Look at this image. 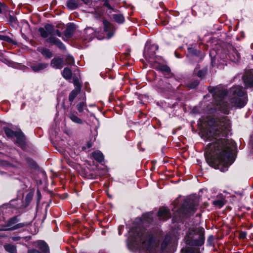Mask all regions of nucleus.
<instances>
[{
  "label": "nucleus",
  "instance_id": "72a5a7b5",
  "mask_svg": "<svg viewBox=\"0 0 253 253\" xmlns=\"http://www.w3.org/2000/svg\"><path fill=\"white\" fill-rule=\"evenodd\" d=\"M184 253H200L198 249H191L186 251Z\"/></svg>",
  "mask_w": 253,
  "mask_h": 253
},
{
  "label": "nucleus",
  "instance_id": "a878e982",
  "mask_svg": "<svg viewBox=\"0 0 253 253\" xmlns=\"http://www.w3.org/2000/svg\"><path fill=\"white\" fill-rule=\"evenodd\" d=\"M113 17L114 20L119 23H122L125 20L124 17L121 14H114Z\"/></svg>",
  "mask_w": 253,
  "mask_h": 253
},
{
  "label": "nucleus",
  "instance_id": "f8f14e48",
  "mask_svg": "<svg viewBox=\"0 0 253 253\" xmlns=\"http://www.w3.org/2000/svg\"><path fill=\"white\" fill-rule=\"evenodd\" d=\"M196 232L199 233L198 235V239H197V238H195V239H193L192 244L194 245L200 246L204 244L205 240V238L204 236V229L198 228L197 229V231Z\"/></svg>",
  "mask_w": 253,
  "mask_h": 253
},
{
  "label": "nucleus",
  "instance_id": "5701e85b",
  "mask_svg": "<svg viewBox=\"0 0 253 253\" xmlns=\"http://www.w3.org/2000/svg\"><path fill=\"white\" fill-rule=\"evenodd\" d=\"M92 156L98 162H101L103 160V154L100 152H94L92 153Z\"/></svg>",
  "mask_w": 253,
  "mask_h": 253
},
{
  "label": "nucleus",
  "instance_id": "ea45409f",
  "mask_svg": "<svg viewBox=\"0 0 253 253\" xmlns=\"http://www.w3.org/2000/svg\"><path fill=\"white\" fill-rule=\"evenodd\" d=\"M240 238H244L246 236V233L245 232H242L240 234Z\"/></svg>",
  "mask_w": 253,
  "mask_h": 253
},
{
  "label": "nucleus",
  "instance_id": "f03ea898",
  "mask_svg": "<svg viewBox=\"0 0 253 253\" xmlns=\"http://www.w3.org/2000/svg\"><path fill=\"white\" fill-rule=\"evenodd\" d=\"M129 234L130 240L138 247L148 250L153 246V236L148 233L132 229Z\"/></svg>",
  "mask_w": 253,
  "mask_h": 253
},
{
  "label": "nucleus",
  "instance_id": "37998d69",
  "mask_svg": "<svg viewBox=\"0 0 253 253\" xmlns=\"http://www.w3.org/2000/svg\"><path fill=\"white\" fill-rule=\"evenodd\" d=\"M3 6V5L0 3V13L2 12V7Z\"/></svg>",
  "mask_w": 253,
  "mask_h": 253
},
{
  "label": "nucleus",
  "instance_id": "9b49d317",
  "mask_svg": "<svg viewBox=\"0 0 253 253\" xmlns=\"http://www.w3.org/2000/svg\"><path fill=\"white\" fill-rule=\"evenodd\" d=\"M158 49V46L156 44H152L149 45L146 44L144 54L146 56H148L149 58H152L156 53V51Z\"/></svg>",
  "mask_w": 253,
  "mask_h": 253
},
{
  "label": "nucleus",
  "instance_id": "423d86ee",
  "mask_svg": "<svg viewBox=\"0 0 253 253\" xmlns=\"http://www.w3.org/2000/svg\"><path fill=\"white\" fill-rule=\"evenodd\" d=\"M18 221L19 219L17 216H14L9 218L6 222L5 225L3 226L4 228L2 229V230H15L22 228L29 225L28 223H18Z\"/></svg>",
  "mask_w": 253,
  "mask_h": 253
},
{
  "label": "nucleus",
  "instance_id": "2eb2a0df",
  "mask_svg": "<svg viewBox=\"0 0 253 253\" xmlns=\"http://www.w3.org/2000/svg\"><path fill=\"white\" fill-rule=\"evenodd\" d=\"M37 244V247L41 250L42 253H49V247L45 242L39 241Z\"/></svg>",
  "mask_w": 253,
  "mask_h": 253
},
{
  "label": "nucleus",
  "instance_id": "4468645a",
  "mask_svg": "<svg viewBox=\"0 0 253 253\" xmlns=\"http://www.w3.org/2000/svg\"><path fill=\"white\" fill-rule=\"evenodd\" d=\"M50 65L55 69H61L63 66V60L60 57H55L52 59Z\"/></svg>",
  "mask_w": 253,
  "mask_h": 253
},
{
  "label": "nucleus",
  "instance_id": "6e6552de",
  "mask_svg": "<svg viewBox=\"0 0 253 253\" xmlns=\"http://www.w3.org/2000/svg\"><path fill=\"white\" fill-rule=\"evenodd\" d=\"M4 131L7 137H15L17 139L16 142L19 145H21L24 143L25 138L23 133L21 131H14L10 128H6L5 129Z\"/></svg>",
  "mask_w": 253,
  "mask_h": 253
},
{
  "label": "nucleus",
  "instance_id": "aec40b11",
  "mask_svg": "<svg viewBox=\"0 0 253 253\" xmlns=\"http://www.w3.org/2000/svg\"><path fill=\"white\" fill-rule=\"evenodd\" d=\"M81 88L80 87L75 88L74 90H73L70 93L69 96V100L70 102L73 101L74 99L77 96V95L80 92Z\"/></svg>",
  "mask_w": 253,
  "mask_h": 253
},
{
  "label": "nucleus",
  "instance_id": "20e7f679",
  "mask_svg": "<svg viewBox=\"0 0 253 253\" xmlns=\"http://www.w3.org/2000/svg\"><path fill=\"white\" fill-rule=\"evenodd\" d=\"M39 31L42 38H48L46 40L47 42L56 45L61 50H65L66 49L65 45L60 40L55 37L52 36L53 26L51 25L47 24L45 25L44 28H40Z\"/></svg>",
  "mask_w": 253,
  "mask_h": 253
},
{
  "label": "nucleus",
  "instance_id": "b1692460",
  "mask_svg": "<svg viewBox=\"0 0 253 253\" xmlns=\"http://www.w3.org/2000/svg\"><path fill=\"white\" fill-rule=\"evenodd\" d=\"M39 51L47 58H50L52 56V52L47 48H42Z\"/></svg>",
  "mask_w": 253,
  "mask_h": 253
},
{
  "label": "nucleus",
  "instance_id": "6ab92c4d",
  "mask_svg": "<svg viewBox=\"0 0 253 253\" xmlns=\"http://www.w3.org/2000/svg\"><path fill=\"white\" fill-rule=\"evenodd\" d=\"M3 247L6 251L9 253H16V247L11 244H5Z\"/></svg>",
  "mask_w": 253,
  "mask_h": 253
},
{
  "label": "nucleus",
  "instance_id": "393cba45",
  "mask_svg": "<svg viewBox=\"0 0 253 253\" xmlns=\"http://www.w3.org/2000/svg\"><path fill=\"white\" fill-rule=\"evenodd\" d=\"M160 69L165 74V75H168V77H170L171 76L170 69L168 66L166 65H161L160 67Z\"/></svg>",
  "mask_w": 253,
  "mask_h": 253
},
{
  "label": "nucleus",
  "instance_id": "58836bf2",
  "mask_svg": "<svg viewBox=\"0 0 253 253\" xmlns=\"http://www.w3.org/2000/svg\"><path fill=\"white\" fill-rule=\"evenodd\" d=\"M12 240L14 241H17L20 239V237H12L11 238Z\"/></svg>",
  "mask_w": 253,
  "mask_h": 253
},
{
  "label": "nucleus",
  "instance_id": "c85d7f7f",
  "mask_svg": "<svg viewBox=\"0 0 253 253\" xmlns=\"http://www.w3.org/2000/svg\"><path fill=\"white\" fill-rule=\"evenodd\" d=\"M66 62L68 65H73L74 64V59L71 55H68L66 58Z\"/></svg>",
  "mask_w": 253,
  "mask_h": 253
},
{
  "label": "nucleus",
  "instance_id": "9d476101",
  "mask_svg": "<svg viewBox=\"0 0 253 253\" xmlns=\"http://www.w3.org/2000/svg\"><path fill=\"white\" fill-rule=\"evenodd\" d=\"M104 36L102 37H99V36H97V39L99 40H102L106 38L107 39H110L114 34V32L112 30V26L110 23H108L106 21H104Z\"/></svg>",
  "mask_w": 253,
  "mask_h": 253
},
{
  "label": "nucleus",
  "instance_id": "f3484780",
  "mask_svg": "<svg viewBox=\"0 0 253 253\" xmlns=\"http://www.w3.org/2000/svg\"><path fill=\"white\" fill-rule=\"evenodd\" d=\"M62 75L65 79L67 80H71L72 76V70L69 68L66 67L62 72Z\"/></svg>",
  "mask_w": 253,
  "mask_h": 253
},
{
  "label": "nucleus",
  "instance_id": "4c0bfd02",
  "mask_svg": "<svg viewBox=\"0 0 253 253\" xmlns=\"http://www.w3.org/2000/svg\"><path fill=\"white\" fill-rule=\"evenodd\" d=\"M32 198V195L31 194H28L26 197V200H31Z\"/></svg>",
  "mask_w": 253,
  "mask_h": 253
},
{
  "label": "nucleus",
  "instance_id": "7ed1b4c3",
  "mask_svg": "<svg viewBox=\"0 0 253 253\" xmlns=\"http://www.w3.org/2000/svg\"><path fill=\"white\" fill-rule=\"evenodd\" d=\"M229 93L233 95L231 100L234 105L242 108L247 103V97L246 92L242 86L238 85L232 87L229 90Z\"/></svg>",
  "mask_w": 253,
  "mask_h": 253
},
{
  "label": "nucleus",
  "instance_id": "4be33fe9",
  "mask_svg": "<svg viewBox=\"0 0 253 253\" xmlns=\"http://www.w3.org/2000/svg\"><path fill=\"white\" fill-rule=\"evenodd\" d=\"M74 27L71 26H68L64 31V35L66 38H70L73 34Z\"/></svg>",
  "mask_w": 253,
  "mask_h": 253
},
{
  "label": "nucleus",
  "instance_id": "f257e3e1",
  "mask_svg": "<svg viewBox=\"0 0 253 253\" xmlns=\"http://www.w3.org/2000/svg\"><path fill=\"white\" fill-rule=\"evenodd\" d=\"M230 128L229 120L227 117H223L205 136L206 140L211 141L205 151L206 161L210 166L221 171L227 170L229 166L233 163L231 152L235 147L234 142L222 138L227 135Z\"/></svg>",
  "mask_w": 253,
  "mask_h": 253
},
{
  "label": "nucleus",
  "instance_id": "c756f323",
  "mask_svg": "<svg viewBox=\"0 0 253 253\" xmlns=\"http://www.w3.org/2000/svg\"><path fill=\"white\" fill-rule=\"evenodd\" d=\"M233 54L234 56V62H237L239 61L240 55V54L238 53V52L236 50H233Z\"/></svg>",
  "mask_w": 253,
  "mask_h": 253
},
{
  "label": "nucleus",
  "instance_id": "bb28decb",
  "mask_svg": "<svg viewBox=\"0 0 253 253\" xmlns=\"http://www.w3.org/2000/svg\"><path fill=\"white\" fill-rule=\"evenodd\" d=\"M86 108V103L84 101L80 102L79 104L77 105V109L79 112H82L84 109Z\"/></svg>",
  "mask_w": 253,
  "mask_h": 253
},
{
  "label": "nucleus",
  "instance_id": "79ce46f5",
  "mask_svg": "<svg viewBox=\"0 0 253 253\" xmlns=\"http://www.w3.org/2000/svg\"><path fill=\"white\" fill-rule=\"evenodd\" d=\"M7 37H5V36H0V39L1 40H6V38Z\"/></svg>",
  "mask_w": 253,
  "mask_h": 253
},
{
  "label": "nucleus",
  "instance_id": "f704fd0d",
  "mask_svg": "<svg viewBox=\"0 0 253 253\" xmlns=\"http://www.w3.org/2000/svg\"><path fill=\"white\" fill-rule=\"evenodd\" d=\"M206 70H200L197 73V76L199 77L202 78L206 75Z\"/></svg>",
  "mask_w": 253,
  "mask_h": 253
},
{
  "label": "nucleus",
  "instance_id": "ddd939ff",
  "mask_svg": "<svg viewBox=\"0 0 253 253\" xmlns=\"http://www.w3.org/2000/svg\"><path fill=\"white\" fill-rule=\"evenodd\" d=\"M158 216L160 219L166 220L170 217V213L166 208H161L158 212Z\"/></svg>",
  "mask_w": 253,
  "mask_h": 253
},
{
  "label": "nucleus",
  "instance_id": "2f4dec72",
  "mask_svg": "<svg viewBox=\"0 0 253 253\" xmlns=\"http://www.w3.org/2000/svg\"><path fill=\"white\" fill-rule=\"evenodd\" d=\"M73 83L74 85L76 86V88L80 87V88L81 89V85L79 83L78 78L74 77L73 78Z\"/></svg>",
  "mask_w": 253,
  "mask_h": 253
},
{
  "label": "nucleus",
  "instance_id": "e433bc0d",
  "mask_svg": "<svg viewBox=\"0 0 253 253\" xmlns=\"http://www.w3.org/2000/svg\"><path fill=\"white\" fill-rule=\"evenodd\" d=\"M28 253H41L36 249H31V250H28Z\"/></svg>",
  "mask_w": 253,
  "mask_h": 253
},
{
  "label": "nucleus",
  "instance_id": "473e14b6",
  "mask_svg": "<svg viewBox=\"0 0 253 253\" xmlns=\"http://www.w3.org/2000/svg\"><path fill=\"white\" fill-rule=\"evenodd\" d=\"M61 33L58 30H55L53 27V33H52V36L55 37L57 36L59 37H61Z\"/></svg>",
  "mask_w": 253,
  "mask_h": 253
},
{
  "label": "nucleus",
  "instance_id": "c03bdc74",
  "mask_svg": "<svg viewBox=\"0 0 253 253\" xmlns=\"http://www.w3.org/2000/svg\"><path fill=\"white\" fill-rule=\"evenodd\" d=\"M91 146H92V145H91V143H88V144H87V147H88V148H90V147H91Z\"/></svg>",
  "mask_w": 253,
  "mask_h": 253
},
{
  "label": "nucleus",
  "instance_id": "c9c22d12",
  "mask_svg": "<svg viewBox=\"0 0 253 253\" xmlns=\"http://www.w3.org/2000/svg\"><path fill=\"white\" fill-rule=\"evenodd\" d=\"M198 84L199 83L198 81H195L193 83L189 84V87L191 88H194L198 85Z\"/></svg>",
  "mask_w": 253,
  "mask_h": 253
},
{
  "label": "nucleus",
  "instance_id": "a19ab883",
  "mask_svg": "<svg viewBox=\"0 0 253 253\" xmlns=\"http://www.w3.org/2000/svg\"><path fill=\"white\" fill-rule=\"evenodd\" d=\"M86 32L87 33H90L92 31H93V30L92 29V28H87L86 30Z\"/></svg>",
  "mask_w": 253,
  "mask_h": 253
},
{
  "label": "nucleus",
  "instance_id": "0eeeda50",
  "mask_svg": "<svg viewBox=\"0 0 253 253\" xmlns=\"http://www.w3.org/2000/svg\"><path fill=\"white\" fill-rule=\"evenodd\" d=\"M199 204L197 198L187 199L183 204L182 210L185 214L194 213Z\"/></svg>",
  "mask_w": 253,
  "mask_h": 253
},
{
  "label": "nucleus",
  "instance_id": "412c9836",
  "mask_svg": "<svg viewBox=\"0 0 253 253\" xmlns=\"http://www.w3.org/2000/svg\"><path fill=\"white\" fill-rule=\"evenodd\" d=\"M66 5L70 9H75L78 6V3L75 0H70L67 1Z\"/></svg>",
  "mask_w": 253,
  "mask_h": 253
},
{
  "label": "nucleus",
  "instance_id": "39448f33",
  "mask_svg": "<svg viewBox=\"0 0 253 253\" xmlns=\"http://www.w3.org/2000/svg\"><path fill=\"white\" fill-rule=\"evenodd\" d=\"M211 92L213 94V97L216 102L218 109L223 113L228 114L229 106L228 104L223 101L224 97L227 93L226 90L220 87L213 88L211 90Z\"/></svg>",
  "mask_w": 253,
  "mask_h": 253
},
{
  "label": "nucleus",
  "instance_id": "a211bd4d",
  "mask_svg": "<svg viewBox=\"0 0 253 253\" xmlns=\"http://www.w3.org/2000/svg\"><path fill=\"white\" fill-rule=\"evenodd\" d=\"M68 117L75 123L78 124H83V121L77 117L75 113L71 112L68 114Z\"/></svg>",
  "mask_w": 253,
  "mask_h": 253
},
{
  "label": "nucleus",
  "instance_id": "dca6fc26",
  "mask_svg": "<svg viewBox=\"0 0 253 253\" xmlns=\"http://www.w3.org/2000/svg\"><path fill=\"white\" fill-rule=\"evenodd\" d=\"M47 66L48 64L46 63H38L31 65V68L34 72H39L45 69Z\"/></svg>",
  "mask_w": 253,
  "mask_h": 253
},
{
  "label": "nucleus",
  "instance_id": "7c9ffc66",
  "mask_svg": "<svg viewBox=\"0 0 253 253\" xmlns=\"http://www.w3.org/2000/svg\"><path fill=\"white\" fill-rule=\"evenodd\" d=\"M169 241V237L168 235H167L164 241H163V243L162 244V248L163 250H165L167 247V244H168V242Z\"/></svg>",
  "mask_w": 253,
  "mask_h": 253
},
{
  "label": "nucleus",
  "instance_id": "1a4fd4ad",
  "mask_svg": "<svg viewBox=\"0 0 253 253\" xmlns=\"http://www.w3.org/2000/svg\"><path fill=\"white\" fill-rule=\"evenodd\" d=\"M243 80L247 87H253V69L246 71Z\"/></svg>",
  "mask_w": 253,
  "mask_h": 253
},
{
  "label": "nucleus",
  "instance_id": "cd10ccee",
  "mask_svg": "<svg viewBox=\"0 0 253 253\" xmlns=\"http://www.w3.org/2000/svg\"><path fill=\"white\" fill-rule=\"evenodd\" d=\"M213 204L214 206L218 207L219 208H221L224 205V202L221 200L214 201Z\"/></svg>",
  "mask_w": 253,
  "mask_h": 253
},
{
  "label": "nucleus",
  "instance_id": "a18cd8bd",
  "mask_svg": "<svg viewBox=\"0 0 253 253\" xmlns=\"http://www.w3.org/2000/svg\"><path fill=\"white\" fill-rule=\"evenodd\" d=\"M148 216H151V214H150V213L148 214Z\"/></svg>",
  "mask_w": 253,
  "mask_h": 253
}]
</instances>
